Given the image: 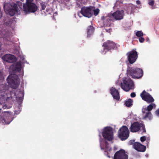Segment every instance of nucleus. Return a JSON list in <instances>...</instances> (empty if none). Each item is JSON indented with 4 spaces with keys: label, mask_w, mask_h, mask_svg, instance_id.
<instances>
[{
    "label": "nucleus",
    "mask_w": 159,
    "mask_h": 159,
    "mask_svg": "<svg viewBox=\"0 0 159 159\" xmlns=\"http://www.w3.org/2000/svg\"><path fill=\"white\" fill-rule=\"evenodd\" d=\"M129 143H130V144H132V142H131V141H130L129 142Z\"/></svg>",
    "instance_id": "nucleus-44"
},
{
    "label": "nucleus",
    "mask_w": 159,
    "mask_h": 159,
    "mask_svg": "<svg viewBox=\"0 0 159 159\" xmlns=\"http://www.w3.org/2000/svg\"><path fill=\"white\" fill-rule=\"evenodd\" d=\"M94 31V28L93 26H90L87 29L88 37H89L92 34Z\"/></svg>",
    "instance_id": "nucleus-24"
},
{
    "label": "nucleus",
    "mask_w": 159,
    "mask_h": 159,
    "mask_svg": "<svg viewBox=\"0 0 159 159\" xmlns=\"http://www.w3.org/2000/svg\"><path fill=\"white\" fill-rule=\"evenodd\" d=\"M125 104L127 107H131L133 105V100L130 98L126 100L125 101Z\"/></svg>",
    "instance_id": "nucleus-25"
},
{
    "label": "nucleus",
    "mask_w": 159,
    "mask_h": 159,
    "mask_svg": "<svg viewBox=\"0 0 159 159\" xmlns=\"http://www.w3.org/2000/svg\"><path fill=\"white\" fill-rule=\"evenodd\" d=\"M152 9H154V8H153V7H152Z\"/></svg>",
    "instance_id": "nucleus-49"
},
{
    "label": "nucleus",
    "mask_w": 159,
    "mask_h": 159,
    "mask_svg": "<svg viewBox=\"0 0 159 159\" xmlns=\"http://www.w3.org/2000/svg\"><path fill=\"white\" fill-rule=\"evenodd\" d=\"M11 107V106L7 105L6 104H4L2 105V108L4 109H9Z\"/></svg>",
    "instance_id": "nucleus-29"
},
{
    "label": "nucleus",
    "mask_w": 159,
    "mask_h": 159,
    "mask_svg": "<svg viewBox=\"0 0 159 159\" xmlns=\"http://www.w3.org/2000/svg\"><path fill=\"white\" fill-rule=\"evenodd\" d=\"M3 113L4 117L1 120V122L3 125L9 124L13 120L11 115L7 111H4L3 112Z\"/></svg>",
    "instance_id": "nucleus-12"
},
{
    "label": "nucleus",
    "mask_w": 159,
    "mask_h": 159,
    "mask_svg": "<svg viewBox=\"0 0 159 159\" xmlns=\"http://www.w3.org/2000/svg\"><path fill=\"white\" fill-rule=\"evenodd\" d=\"M102 134L104 138L109 141H111L113 139V130L111 127H105L102 131Z\"/></svg>",
    "instance_id": "nucleus-7"
},
{
    "label": "nucleus",
    "mask_w": 159,
    "mask_h": 159,
    "mask_svg": "<svg viewBox=\"0 0 159 159\" xmlns=\"http://www.w3.org/2000/svg\"><path fill=\"white\" fill-rule=\"evenodd\" d=\"M145 40V39L144 38L141 37H140L139 38V42L141 43H142L144 42Z\"/></svg>",
    "instance_id": "nucleus-31"
},
{
    "label": "nucleus",
    "mask_w": 159,
    "mask_h": 159,
    "mask_svg": "<svg viewBox=\"0 0 159 159\" xmlns=\"http://www.w3.org/2000/svg\"><path fill=\"white\" fill-rule=\"evenodd\" d=\"M93 7H84L81 8V13L84 16L88 18L91 17L92 15Z\"/></svg>",
    "instance_id": "nucleus-11"
},
{
    "label": "nucleus",
    "mask_w": 159,
    "mask_h": 159,
    "mask_svg": "<svg viewBox=\"0 0 159 159\" xmlns=\"http://www.w3.org/2000/svg\"><path fill=\"white\" fill-rule=\"evenodd\" d=\"M49 9H47L46 11L47 13H46V15H47L48 14H50V13L49 11Z\"/></svg>",
    "instance_id": "nucleus-38"
},
{
    "label": "nucleus",
    "mask_w": 159,
    "mask_h": 159,
    "mask_svg": "<svg viewBox=\"0 0 159 159\" xmlns=\"http://www.w3.org/2000/svg\"><path fill=\"white\" fill-rule=\"evenodd\" d=\"M21 66L20 62H17L13 64L10 67V69L13 71H20L21 70Z\"/></svg>",
    "instance_id": "nucleus-21"
},
{
    "label": "nucleus",
    "mask_w": 159,
    "mask_h": 159,
    "mask_svg": "<svg viewBox=\"0 0 159 159\" xmlns=\"http://www.w3.org/2000/svg\"><path fill=\"white\" fill-rule=\"evenodd\" d=\"M143 34V32L141 31H137L136 34V35L138 37H142Z\"/></svg>",
    "instance_id": "nucleus-28"
},
{
    "label": "nucleus",
    "mask_w": 159,
    "mask_h": 159,
    "mask_svg": "<svg viewBox=\"0 0 159 159\" xmlns=\"http://www.w3.org/2000/svg\"><path fill=\"white\" fill-rule=\"evenodd\" d=\"M37 9L38 7L36 4L32 2H28L23 5V11L26 14L34 13Z\"/></svg>",
    "instance_id": "nucleus-6"
},
{
    "label": "nucleus",
    "mask_w": 159,
    "mask_h": 159,
    "mask_svg": "<svg viewBox=\"0 0 159 159\" xmlns=\"http://www.w3.org/2000/svg\"><path fill=\"white\" fill-rule=\"evenodd\" d=\"M102 46L103 47L104 50H107V51L111 49H116L117 48V46L116 44L110 41H108L104 43L103 44Z\"/></svg>",
    "instance_id": "nucleus-15"
},
{
    "label": "nucleus",
    "mask_w": 159,
    "mask_h": 159,
    "mask_svg": "<svg viewBox=\"0 0 159 159\" xmlns=\"http://www.w3.org/2000/svg\"><path fill=\"white\" fill-rule=\"evenodd\" d=\"M2 13L1 10V8L0 7V19L2 17Z\"/></svg>",
    "instance_id": "nucleus-37"
},
{
    "label": "nucleus",
    "mask_w": 159,
    "mask_h": 159,
    "mask_svg": "<svg viewBox=\"0 0 159 159\" xmlns=\"http://www.w3.org/2000/svg\"><path fill=\"white\" fill-rule=\"evenodd\" d=\"M147 40H149V39L148 38V39H147Z\"/></svg>",
    "instance_id": "nucleus-51"
},
{
    "label": "nucleus",
    "mask_w": 159,
    "mask_h": 159,
    "mask_svg": "<svg viewBox=\"0 0 159 159\" xmlns=\"http://www.w3.org/2000/svg\"><path fill=\"white\" fill-rule=\"evenodd\" d=\"M134 148L138 151L144 152L146 149L145 146L139 142H135L134 144Z\"/></svg>",
    "instance_id": "nucleus-18"
},
{
    "label": "nucleus",
    "mask_w": 159,
    "mask_h": 159,
    "mask_svg": "<svg viewBox=\"0 0 159 159\" xmlns=\"http://www.w3.org/2000/svg\"><path fill=\"white\" fill-rule=\"evenodd\" d=\"M99 11L100 10L99 9L97 8L96 9H94V7H93V8L92 9V13L93 12L94 15L95 16H97L98 14Z\"/></svg>",
    "instance_id": "nucleus-27"
},
{
    "label": "nucleus",
    "mask_w": 159,
    "mask_h": 159,
    "mask_svg": "<svg viewBox=\"0 0 159 159\" xmlns=\"http://www.w3.org/2000/svg\"><path fill=\"white\" fill-rule=\"evenodd\" d=\"M113 159H128V156L124 150L121 149L116 152Z\"/></svg>",
    "instance_id": "nucleus-10"
},
{
    "label": "nucleus",
    "mask_w": 159,
    "mask_h": 159,
    "mask_svg": "<svg viewBox=\"0 0 159 159\" xmlns=\"http://www.w3.org/2000/svg\"><path fill=\"white\" fill-rule=\"evenodd\" d=\"M146 139V137L145 136H142L140 138V140L142 142H143Z\"/></svg>",
    "instance_id": "nucleus-33"
},
{
    "label": "nucleus",
    "mask_w": 159,
    "mask_h": 159,
    "mask_svg": "<svg viewBox=\"0 0 159 159\" xmlns=\"http://www.w3.org/2000/svg\"><path fill=\"white\" fill-rule=\"evenodd\" d=\"M78 15L80 17H81V16H79V13L78 14Z\"/></svg>",
    "instance_id": "nucleus-47"
},
{
    "label": "nucleus",
    "mask_w": 159,
    "mask_h": 159,
    "mask_svg": "<svg viewBox=\"0 0 159 159\" xmlns=\"http://www.w3.org/2000/svg\"><path fill=\"white\" fill-rule=\"evenodd\" d=\"M140 125L139 123L138 122H134L131 125L130 129L131 132H135L140 129Z\"/></svg>",
    "instance_id": "nucleus-20"
},
{
    "label": "nucleus",
    "mask_w": 159,
    "mask_h": 159,
    "mask_svg": "<svg viewBox=\"0 0 159 159\" xmlns=\"http://www.w3.org/2000/svg\"><path fill=\"white\" fill-rule=\"evenodd\" d=\"M41 5L42 7V9L43 10H44L46 7L45 3H41Z\"/></svg>",
    "instance_id": "nucleus-32"
},
{
    "label": "nucleus",
    "mask_w": 159,
    "mask_h": 159,
    "mask_svg": "<svg viewBox=\"0 0 159 159\" xmlns=\"http://www.w3.org/2000/svg\"><path fill=\"white\" fill-rule=\"evenodd\" d=\"M3 7L5 11L11 16L17 15L20 14V11L16 4L5 2Z\"/></svg>",
    "instance_id": "nucleus-2"
},
{
    "label": "nucleus",
    "mask_w": 159,
    "mask_h": 159,
    "mask_svg": "<svg viewBox=\"0 0 159 159\" xmlns=\"http://www.w3.org/2000/svg\"><path fill=\"white\" fill-rule=\"evenodd\" d=\"M16 23V21L14 19H11L7 22H5L7 25L10 27L12 30H13Z\"/></svg>",
    "instance_id": "nucleus-23"
},
{
    "label": "nucleus",
    "mask_w": 159,
    "mask_h": 159,
    "mask_svg": "<svg viewBox=\"0 0 159 159\" xmlns=\"http://www.w3.org/2000/svg\"><path fill=\"white\" fill-rule=\"evenodd\" d=\"M8 83L10 85L11 87L16 89L19 86L20 80L18 76L15 74H10L7 79Z\"/></svg>",
    "instance_id": "nucleus-4"
},
{
    "label": "nucleus",
    "mask_w": 159,
    "mask_h": 159,
    "mask_svg": "<svg viewBox=\"0 0 159 159\" xmlns=\"http://www.w3.org/2000/svg\"><path fill=\"white\" fill-rule=\"evenodd\" d=\"M136 3L138 5H139L140 4V2L139 0H138L136 1Z\"/></svg>",
    "instance_id": "nucleus-41"
},
{
    "label": "nucleus",
    "mask_w": 159,
    "mask_h": 159,
    "mask_svg": "<svg viewBox=\"0 0 159 159\" xmlns=\"http://www.w3.org/2000/svg\"><path fill=\"white\" fill-rule=\"evenodd\" d=\"M107 156L109 157V158H110V157L109 155H108V154L107 155Z\"/></svg>",
    "instance_id": "nucleus-45"
},
{
    "label": "nucleus",
    "mask_w": 159,
    "mask_h": 159,
    "mask_svg": "<svg viewBox=\"0 0 159 159\" xmlns=\"http://www.w3.org/2000/svg\"><path fill=\"white\" fill-rule=\"evenodd\" d=\"M20 93H21L22 94V96L24 95V93H23V92H20Z\"/></svg>",
    "instance_id": "nucleus-43"
},
{
    "label": "nucleus",
    "mask_w": 159,
    "mask_h": 159,
    "mask_svg": "<svg viewBox=\"0 0 159 159\" xmlns=\"http://www.w3.org/2000/svg\"><path fill=\"white\" fill-rule=\"evenodd\" d=\"M147 40H149V39L148 38V39H147Z\"/></svg>",
    "instance_id": "nucleus-50"
},
{
    "label": "nucleus",
    "mask_w": 159,
    "mask_h": 159,
    "mask_svg": "<svg viewBox=\"0 0 159 159\" xmlns=\"http://www.w3.org/2000/svg\"><path fill=\"white\" fill-rule=\"evenodd\" d=\"M116 89H120V83L117 82L116 84ZM134 84L131 79L128 77L124 78L123 82L120 84L121 88L126 91H128L133 88Z\"/></svg>",
    "instance_id": "nucleus-3"
},
{
    "label": "nucleus",
    "mask_w": 159,
    "mask_h": 159,
    "mask_svg": "<svg viewBox=\"0 0 159 159\" xmlns=\"http://www.w3.org/2000/svg\"><path fill=\"white\" fill-rule=\"evenodd\" d=\"M124 15L123 10H117L111 15H104L101 16V20L103 22L104 27H109L111 25V21L112 18L116 20H120L123 19Z\"/></svg>",
    "instance_id": "nucleus-1"
},
{
    "label": "nucleus",
    "mask_w": 159,
    "mask_h": 159,
    "mask_svg": "<svg viewBox=\"0 0 159 159\" xmlns=\"http://www.w3.org/2000/svg\"><path fill=\"white\" fill-rule=\"evenodd\" d=\"M127 72L133 78H139L143 75L142 70L138 68H131Z\"/></svg>",
    "instance_id": "nucleus-8"
},
{
    "label": "nucleus",
    "mask_w": 159,
    "mask_h": 159,
    "mask_svg": "<svg viewBox=\"0 0 159 159\" xmlns=\"http://www.w3.org/2000/svg\"><path fill=\"white\" fill-rule=\"evenodd\" d=\"M142 129L143 130V132L145 133L146 132L145 128L144 126H142Z\"/></svg>",
    "instance_id": "nucleus-39"
},
{
    "label": "nucleus",
    "mask_w": 159,
    "mask_h": 159,
    "mask_svg": "<svg viewBox=\"0 0 159 159\" xmlns=\"http://www.w3.org/2000/svg\"><path fill=\"white\" fill-rule=\"evenodd\" d=\"M130 96L132 98H134L136 96V94L134 92H133L131 93Z\"/></svg>",
    "instance_id": "nucleus-34"
},
{
    "label": "nucleus",
    "mask_w": 159,
    "mask_h": 159,
    "mask_svg": "<svg viewBox=\"0 0 159 159\" xmlns=\"http://www.w3.org/2000/svg\"><path fill=\"white\" fill-rule=\"evenodd\" d=\"M148 4L149 5L152 6L154 4V0H148Z\"/></svg>",
    "instance_id": "nucleus-30"
},
{
    "label": "nucleus",
    "mask_w": 159,
    "mask_h": 159,
    "mask_svg": "<svg viewBox=\"0 0 159 159\" xmlns=\"http://www.w3.org/2000/svg\"><path fill=\"white\" fill-rule=\"evenodd\" d=\"M155 107L156 105L155 104L151 103L146 108H143L142 111L143 116V119L151 120L152 118V116L150 111L153 108H155Z\"/></svg>",
    "instance_id": "nucleus-5"
},
{
    "label": "nucleus",
    "mask_w": 159,
    "mask_h": 159,
    "mask_svg": "<svg viewBox=\"0 0 159 159\" xmlns=\"http://www.w3.org/2000/svg\"><path fill=\"white\" fill-rule=\"evenodd\" d=\"M110 91L114 99L116 100H118L120 99L119 92L115 88L112 87L110 89Z\"/></svg>",
    "instance_id": "nucleus-22"
},
{
    "label": "nucleus",
    "mask_w": 159,
    "mask_h": 159,
    "mask_svg": "<svg viewBox=\"0 0 159 159\" xmlns=\"http://www.w3.org/2000/svg\"><path fill=\"white\" fill-rule=\"evenodd\" d=\"M105 52H106V51H105ZM106 53V52H102V54H105Z\"/></svg>",
    "instance_id": "nucleus-46"
},
{
    "label": "nucleus",
    "mask_w": 159,
    "mask_h": 159,
    "mask_svg": "<svg viewBox=\"0 0 159 159\" xmlns=\"http://www.w3.org/2000/svg\"><path fill=\"white\" fill-rule=\"evenodd\" d=\"M140 96L143 100L148 103L152 102L154 101V99L151 96L145 91H143L141 93Z\"/></svg>",
    "instance_id": "nucleus-14"
},
{
    "label": "nucleus",
    "mask_w": 159,
    "mask_h": 159,
    "mask_svg": "<svg viewBox=\"0 0 159 159\" xmlns=\"http://www.w3.org/2000/svg\"><path fill=\"white\" fill-rule=\"evenodd\" d=\"M33 0H26V3H27L28 2H32Z\"/></svg>",
    "instance_id": "nucleus-40"
},
{
    "label": "nucleus",
    "mask_w": 159,
    "mask_h": 159,
    "mask_svg": "<svg viewBox=\"0 0 159 159\" xmlns=\"http://www.w3.org/2000/svg\"><path fill=\"white\" fill-rule=\"evenodd\" d=\"M99 141L100 143V146L101 149H105L107 152L108 151H110L111 150V148L109 146L107 142L103 139H102L101 136L100 134H99Z\"/></svg>",
    "instance_id": "nucleus-16"
},
{
    "label": "nucleus",
    "mask_w": 159,
    "mask_h": 159,
    "mask_svg": "<svg viewBox=\"0 0 159 159\" xmlns=\"http://www.w3.org/2000/svg\"><path fill=\"white\" fill-rule=\"evenodd\" d=\"M2 58L3 61L10 63H13L16 61L15 57L9 54L4 55L2 57Z\"/></svg>",
    "instance_id": "nucleus-17"
},
{
    "label": "nucleus",
    "mask_w": 159,
    "mask_h": 159,
    "mask_svg": "<svg viewBox=\"0 0 159 159\" xmlns=\"http://www.w3.org/2000/svg\"><path fill=\"white\" fill-rule=\"evenodd\" d=\"M1 35L4 40L9 41L11 40V31L3 30L1 33Z\"/></svg>",
    "instance_id": "nucleus-19"
},
{
    "label": "nucleus",
    "mask_w": 159,
    "mask_h": 159,
    "mask_svg": "<svg viewBox=\"0 0 159 159\" xmlns=\"http://www.w3.org/2000/svg\"><path fill=\"white\" fill-rule=\"evenodd\" d=\"M21 107V105L19 104L17 106H15V115H18L20 113L21 111L20 108Z\"/></svg>",
    "instance_id": "nucleus-26"
},
{
    "label": "nucleus",
    "mask_w": 159,
    "mask_h": 159,
    "mask_svg": "<svg viewBox=\"0 0 159 159\" xmlns=\"http://www.w3.org/2000/svg\"><path fill=\"white\" fill-rule=\"evenodd\" d=\"M129 135V131L128 128L126 126H123L121 128L119 131L118 136L122 140L127 139Z\"/></svg>",
    "instance_id": "nucleus-9"
},
{
    "label": "nucleus",
    "mask_w": 159,
    "mask_h": 159,
    "mask_svg": "<svg viewBox=\"0 0 159 159\" xmlns=\"http://www.w3.org/2000/svg\"><path fill=\"white\" fill-rule=\"evenodd\" d=\"M108 32H110V30H111V29H109L108 30H106Z\"/></svg>",
    "instance_id": "nucleus-42"
},
{
    "label": "nucleus",
    "mask_w": 159,
    "mask_h": 159,
    "mask_svg": "<svg viewBox=\"0 0 159 159\" xmlns=\"http://www.w3.org/2000/svg\"><path fill=\"white\" fill-rule=\"evenodd\" d=\"M146 156L147 157L148 156V155H146Z\"/></svg>",
    "instance_id": "nucleus-48"
},
{
    "label": "nucleus",
    "mask_w": 159,
    "mask_h": 159,
    "mask_svg": "<svg viewBox=\"0 0 159 159\" xmlns=\"http://www.w3.org/2000/svg\"><path fill=\"white\" fill-rule=\"evenodd\" d=\"M155 114L157 116H159V109L156 111Z\"/></svg>",
    "instance_id": "nucleus-36"
},
{
    "label": "nucleus",
    "mask_w": 159,
    "mask_h": 159,
    "mask_svg": "<svg viewBox=\"0 0 159 159\" xmlns=\"http://www.w3.org/2000/svg\"><path fill=\"white\" fill-rule=\"evenodd\" d=\"M3 79V76L2 73L0 71V80Z\"/></svg>",
    "instance_id": "nucleus-35"
},
{
    "label": "nucleus",
    "mask_w": 159,
    "mask_h": 159,
    "mask_svg": "<svg viewBox=\"0 0 159 159\" xmlns=\"http://www.w3.org/2000/svg\"><path fill=\"white\" fill-rule=\"evenodd\" d=\"M127 55L129 61L131 64L134 63L136 61L138 57L137 52L134 50L128 52Z\"/></svg>",
    "instance_id": "nucleus-13"
}]
</instances>
